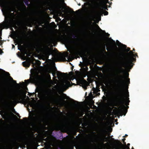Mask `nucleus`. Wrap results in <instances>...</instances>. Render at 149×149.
Returning <instances> with one entry per match:
<instances>
[{"label":"nucleus","instance_id":"obj_18","mask_svg":"<svg viewBox=\"0 0 149 149\" xmlns=\"http://www.w3.org/2000/svg\"><path fill=\"white\" fill-rule=\"evenodd\" d=\"M23 1L26 6H28L29 5V0H23Z\"/></svg>","mask_w":149,"mask_h":149},{"label":"nucleus","instance_id":"obj_47","mask_svg":"<svg viewBox=\"0 0 149 149\" xmlns=\"http://www.w3.org/2000/svg\"><path fill=\"white\" fill-rule=\"evenodd\" d=\"M2 39V38L0 36V40H1Z\"/></svg>","mask_w":149,"mask_h":149},{"label":"nucleus","instance_id":"obj_17","mask_svg":"<svg viewBox=\"0 0 149 149\" xmlns=\"http://www.w3.org/2000/svg\"><path fill=\"white\" fill-rule=\"evenodd\" d=\"M10 79L12 80L14 84H16V85L18 86H19V84L17 83L16 82V81L15 80H14L13 79V78L11 77L10 76Z\"/></svg>","mask_w":149,"mask_h":149},{"label":"nucleus","instance_id":"obj_30","mask_svg":"<svg viewBox=\"0 0 149 149\" xmlns=\"http://www.w3.org/2000/svg\"><path fill=\"white\" fill-rule=\"evenodd\" d=\"M130 48L127 47V48L126 49V50L127 52H129L130 51Z\"/></svg>","mask_w":149,"mask_h":149},{"label":"nucleus","instance_id":"obj_36","mask_svg":"<svg viewBox=\"0 0 149 149\" xmlns=\"http://www.w3.org/2000/svg\"><path fill=\"white\" fill-rule=\"evenodd\" d=\"M23 63V65H24V64H25V65H26V62H25V61L23 62V63ZM24 66H25V65H24Z\"/></svg>","mask_w":149,"mask_h":149},{"label":"nucleus","instance_id":"obj_40","mask_svg":"<svg viewBox=\"0 0 149 149\" xmlns=\"http://www.w3.org/2000/svg\"><path fill=\"white\" fill-rule=\"evenodd\" d=\"M3 83L4 84H5V80H4L3 81Z\"/></svg>","mask_w":149,"mask_h":149},{"label":"nucleus","instance_id":"obj_52","mask_svg":"<svg viewBox=\"0 0 149 149\" xmlns=\"http://www.w3.org/2000/svg\"><path fill=\"white\" fill-rule=\"evenodd\" d=\"M93 134H95V132H93Z\"/></svg>","mask_w":149,"mask_h":149},{"label":"nucleus","instance_id":"obj_39","mask_svg":"<svg viewBox=\"0 0 149 149\" xmlns=\"http://www.w3.org/2000/svg\"><path fill=\"white\" fill-rule=\"evenodd\" d=\"M82 57V59L83 60H84V57H82Z\"/></svg>","mask_w":149,"mask_h":149},{"label":"nucleus","instance_id":"obj_53","mask_svg":"<svg viewBox=\"0 0 149 149\" xmlns=\"http://www.w3.org/2000/svg\"><path fill=\"white\" fill-rule=\"evenodd\" d=\"M78 5H79V6H80V5H80V3H79V4H78Z\"/></svg>","mask_w":149,"mask_h":149},{"label":"nucleus","instance_id":"obj_29","mask_svg":"<svg viewBox=\"0 0 149 149\" xmlns=\"http://www.w3.org/2000/svg\"><path fill=\"white\" fill-rule=\"evenodd\" d=\"M127 146H126L125 147V148H127L128 149H130L129 147V146H130V143H128L127 144Z\"/></svg>","mask_w":149,"mask_h":149},{"label":"nucleus","instance_id":"obj_23","mask_svg":"<svg viewBox=\"0 0 149 149\" xmlns=\"http://www.w3.org/2000/svg\"><path fill=\"white\" fill-rule=\"evenodd\" d=\"M104 15H107L108 14V12L107 11L105 10L104 11Z\"/></svg>","mask_w":149,"mask_h":149},{"label":"nucleus","instance_id":"obj_44","mask_svg":"<svg viewBox=\"0 0 149 149\" xmlns=\"http://www.w3.org/2000/svg\"><path fill=\"white\" fill-rule=\"evenodd\" d=\"M47 138H46V139L44 140H45V141H47Z\"/></svg>","mask_w":149,"mask_h":149},{"label":"nucleus","instance_id":"obj_62","mask_svg":"<svg viewBox=\"0 0 149 149\" xmlns=\"http://www.w3.org/2000/svg\"><path fill=\"white\" fill-rule=\"evenodd\" d=\"M79 11V10H77V11Z\"/></svg>","mask_w":149,"mask_h":149},{"label":"nucleus","instance_id":"obj_16","mask_svg":"<svg viewBox=\"0 0 149 149\" xmlns=\"http://www.w3.org/2000/svg\"><path fill=\"white\" fill-rule=\"evenodd\" d=\"M97 26L98 27V28L99 29L100 31L102 32H103L106 34H107V37H109V34L108 33H106V32H105V31H103L102 30V29H101L100 28V27H99V26H98V25H97Z\"/></svg>","mask_w":149,"mask_h":149},{"label":"nucleus","instance_id":"obj_12","mask_svg":"<svg viewBox=\"0 0 149 149\" xmlns=\"http://www.w3.org/2000/svg\"><path fill=\"white\" fill-rule=\"evenodd\" d=\"M30 79L32 82H36L37 80V77L35 75H33L32 76H30Z\"/></svg>","mask_w":149,"mask_h":149},{"label":"nucleus","instance_id":"obj_19","mask_svg":"<svg viewBox=\"0 0 149 149\" xmlns=\"http://www.w3.org/2000/svg\"><path fill=\"white\" fill-rule=\"evenodd\" d=\"M65 84L68 86H70V81H65Z\"/></svg>","mask_w":149,"mask_h":149},{"label":"nucleus","instance_id":"obj_58","mask_svg":"<svg viewBox=\"0 0 149 149\" xmlns=\"http://www.w3.org/2000/svg\"><path fill=\"white\" fill-rule=\"evenodd\" d=\"M18 49H19V50H21V49H19V48H18Z\"/></svg>","mask_w":149,"mask_h":149},{"label":"nucleus","instance_id":"obj_55","mask_svg":"<svg viewBox=\"0 0 149 149\" xmlns=\"http://www.w3.org/2000/svg\"><path fill=\"white\" fill-rule=\"evenodd\" d=\"M72 12H73L74 13H75V12H74V11H73V10H72Z\"/></svg>","mask_w":149,"mask_h":149},{"label":"nucleus","instance_id":"obj_9","mask_svg":"<svg viewBox=\"0 0 149 149\" xmlns=\"http://www.w3.org/2000/svg\"><path fill=\"white\" fill-rule=\"evenodd\" d=\"M7 91L6 87L4 86L0 90V93L2 95H4L6 94Z\"/></svg>","mask_w":149,"mask_h":149},{"label":"nucleus","instance_id":"obj_15","mask_svg":"<svg viewBox=\"0 0 149 149\" xmlns=\"http://www.w3.org/2000/svg\"><path fill=\"white\" fill-rule=\"evenodd\" d=\"M112 140L114 141H115L116 142V143L117 144H119L121 146H123V144L120 142L118 140H115L114 138H112L111 139Z\"/></svg>","mask_w":149,"mask_h":149},{"label":"nucleus","instance_id":"obj_4","mask_svg":"<svg viewBox=\"0 0 149 149\" xmlns=\"http://www.w3.org/2000/svg\"><path fill=\"white\" fill-rule=\"evenodd\" d=\"M34 114H33L30 117L31 120L32 121L41 124L45 120V118L42 114L40 113L38 116H34Z\"/></svg>","mask_w":149,"mask_h":149},{"label":"nucleus","instance_id":"obj_45","mask_svg":"<svg viewBox=\"0 0 149 149\" xmlns=\"http://www.w3.org/2000/svg\"><path fill=\"white\" fill-rule=\"evenodd\" d=\"M74 102H75L79 103L77 101H74Z\"/></svg>","mask_w":149,"mask_h":149},{"label":"nucleus","instance_id":"obj_34","mask_svg":"<svg viewBox=\"0 0 149 149\" xmlns=\"http://www.w3.org/2000/svg\"><path fill=\"white\" fill-rule=\"evenodd\" d=\"M3 53V52L1 49H0V54H1Z\"/></svg>","mask_w":149,"mask_h":149},{"label":"nucleus","instance_id":"obj_20","mask_svg":"<svg viewBox=\"0 0 149 149\" xmlns=\"http://www.w3.org/2000/svg\"><path fill=\"white\" fill-rule=\"evenodd\" d=\"M112 47L111 46H110L109 47H107L106 49L107 51L111 50L112 49Z\"/></svg>","mask_w":149,"mask_h":149},{"label":"nucleus","instance_id":"obj_56","mask_svg":"<svg viewBox=\"0 0 149 149\" xmlns=\"http://www.w3.org/2000/svg\"><path fill=\"white\" fill-rule=\"evenodd\" d=\"M1 44H2V43L1 42H0V45H1Z\"/></svg>","mask_w":149,"mask_h":149},{"label":"nucleus","instance_id":"obj_61","mask_svg":"<svg viewBox=\"0 0 149 149\" xmlns=\"http://www.w3.org/2000/svg\"><path fill=\"white\" fill-rule=\"evenodd\" d=\"M115 108H116V109H117V108H116V107H115Z\"/></svg>","mask_w":149,"mask_h":149},{"label":"nucleus","instance_id":"obj_38","mask_svg":"<svg viewBox=\"0 0 149 149\" xmlns=\"http://www.w3.org/2000/svg\"><path fill=\"white\" fill-rule=\"evenodd\" d=\"M121 56H123L124 57H125V55L124 54H121Z\"/></svg>","mask_w":149,"mask_h":149},{"label":"nucleus","instance_id":"obj_10","mask_svg":"<svg viewBox=\"0 0 149 149\" xmlns=\"http://www.w3.org/2000/svg\"><path fill=\"white\" fill-rule=\"evenodd\" d=\"M13 100L15 101H18L21 100V95L19 92H17L15 94Z\"/></svg>","mask_w":149,"mask_h":149},{"label":"nucleus","instance_id":"obj_14","mask_svg":"<svg viewBox=\"0 0 149 149\" xmlns=\"http://www.w3.org/2000/svg\"><path fill=\"white\" fill-rule=\"evenodd\" d=\"M106 138H106V137H105L104 138L100 137L99 138L98 140L99 141L102 142V143H103L104 142H106L107 141L106 140H105V139H106Z\"/></svg>","mask_w":149,"mask_h":149},{"label":"nucleus","instance_id":"obj_1","mask_svg":"<svg viewBox=\"0 0 149 149\" xmlns=\"http://www.w3.org/2000/svg\"><path fill=\"white\" fill-rule=\"evenodd\" d=\"M125 77L124 75H120L117 81L119 88L117 94L119 98L120 103L123 105L122 107H120L121 111H123V108L125 107L124 104L126 105H129L130 102L128 90L130 79L128 78L126 80L125 79Z\"/></svg>","mask_w":149,"mask_h":149},{"label":"nucleus","instance_id":"obj_32","mask_svg":"<svg viewBox=\"0 0 149 149\" xmlns=\"http://www.w3.org/2000/svg\"><path fill=\"white\" fill-rule=\"evenodd\" d=\"M133 56L134 57L136 56L138 57V56L137 53H135V54H134V55H133Z\"/></svg>","mask_w":149,"mask_h":149},{"label":"nucleus","instance_id":"obj_25","mask_svg":"<svg viewBox=\"0 0 149 149\" xmlns=\"http://www.w3.org/2000/svg\"><path fill=\"white\" fill-rule=\"evenodd\" d=\"M72 37L73 38H76L77 37V36L76 35H75L74 34H73L72 35Z\"/></svg>","mask_w":149,"mask_h":149},{"label":"nucleus","instance_id":"obj_50","mask_svg":"<svg viewBox=\"0 0 149 149\" xmlns=\"http://www.w3.org/2000/svg\"><path fill=\"white\" fill-rule=\"evenodd\" d=\"M133 51H135V49H134V48H133Z\"/></svg>","mask_w":149,"mask_h":149},{"label":"nucleus","instance_id":"obj_64","mask_svg":"<svg viewBox=\"0 0 149 149\" xmlns=\"http://www.w3.org/2000/svg\"><path fill=\"white\" fill-rule=\"evenodd\" d=\"M129 74H128V75H129Z\"/></svg>","mask_w":149,"mask_h":149},{"label":"nucleus","instance_id":"obj_41","mask_svg":"<svg viewBox=\"0 0 149 149\" xmlns=\"http://www.w3.org/2000/svg\"><path fill=\"white\" fill-rule=\"evenodd\" d=\"M63 95H65V97H68V96L66 95V94H65L63 93Z\"/></svg>","mask_w":149,"mask_h":149},{"label":"nucleus","instance_id":"obj_35","mask_svg":"<svg viewBox=\"0 0 149 149\" xmlns=\"http://www.w3.org/2000/svg\"><path fill=\"white\" fill-rule=\"evenodd\" d=\"M34 60H35V58H33V60H32L31 61L32 63H33H33H33V61H34Z\"/></svg>","mask_w":149,"mask_h":149},{"label":"nucleus","instance_id":"obj_2","mask_svg":"<svg viewBox=\"0 0 149 149\" xmlns=\"http://www.w3.org/2000/svg\"><path fill=\"white\" fill-rule=\"evenodd\" d=\"M134 52L130 50L127 53L128 57L127 58H125V57H124V61H119V64L120 65L119 68V72L120 73H124L125 72V69L123 68H125L126 69L130 71L133 67L134 64L133 63L134 61H136L135 58L134 57Z\"/></svg>","mask_w":149,"mask_h":149},{"label":"nucleus","instance_id":"obj_21","mask_svg":"<svg viewBox=\"0 0 149 149\" xmlns=\"http://www.w3.org/2000/svg\"><path fill=\"white\" fill-rule=\"evenodd\" d=\"M25 81L27 84H28L30 82V79L26 80H25Z\"/></svg>","mask_w":149,"mask_h":149},{"label":"nucleus","instance_id":"obj_6","mask_svg":"<svg viewBox=\"0 0 149 149\" xmlns=\"http://www.w3.org/2000/svg\"><path fill=\"white\" fill-rule=\"evenodd\" d=\"M43 3L45 6H52L54 8L58 9H60L61 8L60 5L58 3H55L53 4H51L49 0H47L44 1Z\"/></svg>","mask_w":149,"mask_h":149},{"label":"nucleus","instance_id":"obj_37","mask_svg":"<svg viewBox=\"0 0 149 149\" xmlns=\"http://www.w3.org/2000/svg\"><path fill=\"white\" fill-rule=\"evenodd\" d=\"M111 40H112V41L113 42V43H114V44H115V41L113 40V39H111Z\"/></svg>","mask_w":149,"mask_h":149},{"label":"nucleus","instance_id":"obj_54","mask_svg":"<svg viewBox=\"0 0 149 149\" xmlns=\"http://www.w3.org/2000/svg\"><path fill=\"white\" fill-rule=\"evenodd\" d=\"M1 33H0V36H1Z\"/></svg>","mask_w":149,"mask_h":149},{"label":"nucleus","instance_id":"obj_8","mask_svg":"<svg viewBox=\"0 0 149 149\" xmlns=\"http://www.w3.org/2000/svg\"><path fill=\"white\" fill-rule=\"evenodd\" d=\"M52 53V51L49 48H48L45 50L44 54L46 56V58H48L49 57V56L51 55Z\"/></svg>","mask_w":149,"mask_h":149},{"label":"nucleus","instance_id":"obj_48","mask_svg":"<svg viewBox=\"0 0 149 149\" xmlns=\"http://www.w3.org/2000/svg\"><path fill=\"white\" fill-rule=\"evenodd\" d=\"M15 47V46L14 45H13V47Z\"/></svg>","mask_w":149,"mask_h":149},{"label":"nucleus","instance_id":"obj_49","mask_svg":"<svg viewBox=\"0 0 149 149\" xmlns=\"http://www.w3.org/2000/svg\"><path fill=\"white\" fill-rule=\"evenodd\" d=\"M57 95L59 97H60V96H59L57 94Z\"/></svg>","mask_w":149,"mask_h":149},{"label":"nucleus","instance_id":"obj_42","mask_svg":"<svg viewBox=\"0 0 149 149\" xmlns=\"http://www.w3.org/2000/svg\"><path fill=\"white\" fill-rule=\"evenodd\" d=\"M73 66H72V67H71V69H72V71L73 70Z\"/></svg>","mask_w":149,"mask_h":149},{"label":"nucleus","instance_id":"obj_24","mask_svg":"<svg viewBox=\"0 0 149 149\" xmlns=\"http://www.w3.org/2000/svg\"><path fill=\"white\" fill-rule=\"evenodd\" d=\"M0 71H3V72H6L5 71L3 70L2 69H0ZM6 72L7 74H8V76H10V74L8 72Z\"/></svg>","mask_w":149,"mask_h":149},{"label":"nucleus","instance_id":"obj_22","mask_svg":"<svg viewBox=\"0 0 149 149\" xmlns=\"http://www.w3.org/2000/svg\"><path fill=\"white\" fill-rule=\"evenodd\" d=\"M101 40H102V41H104L106 39H105V38L104 37V36H102L101 37Z\"/></svg>","mask_w":149,"mask_h":149},{"label":"nucleus","instance_id":"obj_3","mask_svg":"<svg viewBox=\"0 0 149 149\" xmlns=\"http://www.w3.org/2000/svg\"><path fill=\"white\" fill-rule=\"evenodd\" d=\"M42 97L43 99L49 103L53 100L57 103H61L62 100L61 98H55L52 96V93L51 90H45L42 93Z\"/></svg>","mask_w":149,"mask_h":149},{"label":"nucleus","instance_id":"obj_7","mask_svg":"<svg viewBox=\"0 0 149 149\" xmlns=\"http://www.w3.org/2000/svg\"><path fill=\"white\" fill-rule=\"evenodd\" d=\"M119 103L121 105V106H120L118 108L119 111L121 113L122 115L125 116L127 112V109L129 108V107L128 106V105H126L125 104H124V105L125 106V107L124 108H123L124 109H123V111H121L120 109V107H122L123 106V105L120 103V102Z\"/></svg>","mask_w":149,"mask_h":149},{"label":"nucleus","instance_id":"obj_43","mask_svg":"<svg viewBox=\"0 0 149 149\" xmlns=\"http://www.w3.org/2000/svg\"><path fill=\"white\" fill-rule=\"evenodd\" d=\"M116 41L117 42L121 44V43L120 42H119L118 40H117Z\"/></svg>","mask_w":149,"mask_h":149},{"label":"nucleus","instance_id":"obj_28","mask_svg":"<svg viewBox=\"0 0 149 149\" xmlns=\"http://www.w3.org/2000/svg\"><path fill=\"white\" fill-rule=\"evenodd\" d=\"M102 8H103V9L104 8L105 9L108 10V8L107 7V6H104L103 7H102Z\"/></svg>","mask_w":149,"mask_h":149},{"label":"nucleus","instance_id":"obj_46","mask_svg":"<svg viewBox=\"0 0 149 149\" xmlns=\"http://www.w3.org/2000/svg\"><path fill=\"white\" fill-rule=\"evenodd\" d=\"M128 136V135H127V134H126L125 135V137H126V136Z\"/></svg>","mask_w":149,"mask_h":149},{"label":"nucleus","instance_id":"obj_26","mask_svg":"<svg viewBox=\"0 0 149 149\" xmlns=\"http://www.w3.org/2000/svg\"><path fill=\"white\" fill-rule=\"evenodd\" d=\"M122 141H123V143L126 145V143L125 142V138H123V139H122Z\"/></svg>","mask_w":149,"mask_h":149},{"label":"nucleus","instance_id":"obj_59","mask_svg":"<svg viewBox=\"0 0 149 149\" xmlns=\"http://www.w3.org/2000/svg\"><path fill=\"white\" fill-rule=\"evenodd\" d=\"M21 47H22V46L21 45Z\"/></svg>","mask_w":149,"mask_h":149},{"label":"nucleus","instance_id":"obj_63","mask_svg":"<svg viewBox=\"0 0 149 149\" xmlns=\"http://www.w3.org/2000/svg\"><path fill=\"white\" fill-rule=\"evenodd\" d=\"M29 56H30V55H28Z\"/></svg>","mask_w":149,"mask_h":149},{"label":"nucleus","instance_id":"obj_60","mask_svg":"<svg viewBox=\"0 0 149 149\" xmlns=\"http://www.w3.org/2000/svg\"><path fill=\"white\" fill-rule=\"evenodd\" d=\"M1 78H0V81H1Z\"/></svg>","mask_w":149,"mask_h":149},{"label":"nucleus","instance_id":"obj_31","mask_svg":"<svg viewBox=\"0 0 149 149\" xmlns=\"http://www.w3.org/2000/svg\"><path fill=\"white\" fill-rule=\"evenodd\" d=\"M57 126L59 128H61V126L59 124H58L57 125Z\"/></svg>","mask_w":149,"mask_h":149},{"label":"nucleus","instance_id":"obj_51","mask_svg":"<svg viewBox=\"0 0 149 149\" xmlns=\"http://www.w3.org/2000/svg\"><path fill=\"white\" fill-rule=\"evenodd\" d=\"M74 104H75V106H77V105L76 104V103H75Z\"/></svg>","mask_w":149,"mask_h":149},{"label":"nucleus","instance_id":"obj_13","mask_svg":"<svg viewBox=\"0 0 149 149\" xmlns=\"http://www.w3.org/2000/svg\"><path fill=\"white\" fill-rule=\"evenodd\" d=\"M81 83L83 86L86 88V86H88V82L86 80L81 81Z\"/></svg>","mask_w":149,"mask_h":149},{"label":"nucleus","instance_id":"obj_5","mask_svg":"<svg viewBox=\"0 0 149 149\" xmlns=\"http://www.w3.org/2000/svg\"><path fill=\"white\" fill-rule=\"evenodd\" d=\"M13 21V20L11 19L9 16L5 17V21L3 23V26L7 29H8L11 26Z\"/></svg>","mask_w":149,"mask_h":149},{"label":"nucleus","instance_id":"obj_11","mask_svg":"<svg viewBox=\"0 0 149 149\" xmlns=\"http://www.w3.org/2000/svg\"><path fill=\"white\" fill-rule=\"evenodd\" d=\"M109 0H100V3L101 5H103L104 6H107V3H109Z\"/></svg>","mask_w":149,"mask_h":149},{"label":"nucleus","instance_id":"obj_27","mask_svg":"<svg viewBox=\"0 0 149 149\" xmlns=\"http://www.w3.org/2000/svg\"><path fill=\"white\" fill-rule=\"evenodd\" d=\"M104 52H105L106 54H107V52H106V51L105 50V45H104Z\"/></svg>","mask_w":149,"mask_h":149},{"label":"nucleus","instance_id":"obj_57","mask_svg":"<svg viewBox=\"0 0 149 149\" xmlns=\"http://www.w3.org/2000/svg\"><path fill=\"white\" fill-rule=\"evenodd\" d=\"M25 54H26V51H25Z\"/></svg>","mask_w":149,"mask_h":149},{"label":"nucleus","instance_id":"obj_33","mask_svg":"<svg viewBox=\"0 0 149 149\" xmlns=\"http://www.w3.org/2000/svg\"><path fill=\"white\" fill-rule=\"evenodd\" d=\"M23 119L25 120V122H26L27 120V118H23Z\"/></svg>","mask_w":149,"mask_h":149}]
</instances>
